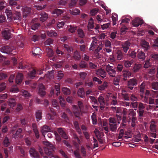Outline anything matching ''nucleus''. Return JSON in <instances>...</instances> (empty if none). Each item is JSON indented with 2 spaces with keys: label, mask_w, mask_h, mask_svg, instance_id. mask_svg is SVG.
I'll return each instance as SVG.
<instances>
[{
  "label": "nucleus",
  "mask_w": 158,
  "mask_h": 158,
  "mask_svg": "<svg viewBox=\"0 0 158 158\" xmlns=\"http://www.w3.org/2000/svg\"><path fill=\"white\" fill-rule=\"evenodd\" d=\"M5 13L7 16L8 19L10 21L15 19L20 20L21 19V15L20 13L18 11H16L13 16L11 11L10 10L6 9Z\"/></svg>",
  "instance_id": "1"
},
{
  "label": "nucleus",
  "mask_w": 158,
  "mask_h": 158,
  "mask_svg": "<svg viewBox=\"0 0 158 158\" xmlns=\"http://www.w3.org/2000/svg\"><path fill=\"white\" fill-rule=\"evenodd\" d=\"M43 143L47 146V148H44L45 153L47 155L50 156L51 157L53 156L52 155V151L55 149V147L50 143L47 141H43Z\"/></svg>",
  "instance_id": "2"
},
{
  "label": "nucleus",
  "mask_w": 158,
  "mask_h": 158,
  "mask_svg": "<svg viewBox=\"0 0 158 158\" xmlns=\"http://www.w3.org/2000/svg\"><path fill=\"white\" fill-rule=\"evenodd\" d=\"M44 70V69H33L32 70L28 73V77L31 78H33L35 77L36 74L41 75L43 73V71Z\"/></svg>",
  "instance_id": "3"
},
{
  "label": "nucleus",
  "mask_w": 158,
  "mask_h": 158,
  "mask_svg": "<svg viewBox=\"0 0 158 158\" xmlns=\"http://www.w3.org/2000/svg\"><path fill=\"white\" fill-rule=\"evenodd\" d=\"M15 49V48L13 46L10 47L9 46H6L2 47L0 50L1 52L2 53L10 54L13 50Z\"/></svg>",
  "instance_id": "4"
},
{
  "label": "nucleus",
  "mask_w": 158,
  "mask_h": 158,
  "mask_svg": "<svg viewBox=\"0 0 158 158\" xmlns=\"http://www.w3.org/2000/svg\"><path fill=\"white\" fill-rule=\"evenodd\" d=\"M106 70L108 73V74L111 77H114L116 74V71L113 68V67L109 64L107 65L106 67Z\"/></svg>",
  "instance_id": "5"
},
{
  "label": "nucleus",
  "mask_w": 158,
  "mask_h": 158,
  "mask_svg": "<svg viewBox=\"0 0 158 158\" xmlns=\"http://www.w3.org/2000/svg\"><path fill=\"white\" fill-rule=\"evenodd\" d=\"M143 23V20L139 18H136L132 21V24L134 27H138Z\"/></svg>",
  "instance_id": "6"
},
{
  "label": "nucleus",
  "mask_w": 158,
  "mask_h": 158,
  "mask_svg": "<svg viewBox=\"0 0 158 158\" xmlns=\"http://www.w3.org/2000/svg\"><path fill=\"white\" fill-rule=\"evenodd\" d=\"M106 99L107 101L110 100H112L111 104L113 105H115L117 103V102L115 100V97L112 95V94L110 93L107 94L106 96Z\"/></svg>",
  "instance_id": "7"
},
{
  "label": "nucleus",
  "mask_w": 158,
  "mask_h": 158,
  "mask_svg": "<svg viewBox=\"0 0 158 158\" xmlns=\"http://www.w3.org/2000/svg\"><path fill=\"white\" fill-rule=\"evenodd\" d=\"M45 89V86L43 84H39L38 86V94L42 96H44L46 94Z\"/></svg>",
  "instance_id": "8"
},
{
  "label": "nucleus",
  "mask_w": 158,
  "mask_h": 158,
  "mask_svg": "<svg viewBox=\"0 0 158 158\" xmlns=\"http://www.w3.org/2000/svg\"><path fill=\"white\" fill-rule=\"evenodd\" d=\"M53 71H51L50 72H48V73L46 74L44 77H41L40 79H44L46 81H48V79H51L53 78Z\"/></svg>",
  "instance_id": "9"
},
{
  "label": "nucleus",
  "mask_w": 158,
  "mask_h": 158,
  "mask_svg": "<svg viewBox=\"0 0 158 158\" xmlns=\"http://www.w3.org/2000/svg\"><path fill=\"white\" fill-rule=\"evenodd\" d=\"M29 152L31 156L35 158L39 157L38 153L34 148H31L29 151Z\"/></svg>",
  "instance_id": "10"
},
{
  "label": "nucleus",
  "mask_w": 158,
  "mask_h": 158,
  "mask_svg": "<svg viewBox=\"0 0 158 158\" xmlns=\"http://www.w3.org/2000/svg\"><path fill=\"white\" fill-rule=\"evenodd\" d=\"M97 75L100 76L103 78L106 77V73L105 70L102 69H100L96 70Z\"/></svg>",
  "instance_id": "11"
},
{
  "label": "nucleus",
  "mask_w": 158,
  "mask_h": 158,
  "mask_svg": "<svg viewBox=\"0 0 158 158\" xmlns=\"http://www.w3.org/2000/svg\"><path fill=\"white\" fill-rule=\"evenodd\" d=\"M136 84L137 81L135 79H131L128 82V87L131 89H132L133 88V86Z\"/></svg>",
  "instance_id": "12"
},
{
  "label": "nucleus",
  "mask_w": 158,
  "mask_h": 158,
  "mask_svg": "<svg viewBox=\"0 0 158 158\" xmlns=\"http://www.w3.org/2000/svg\"><path fill=\"white\" fill-rule=\"evenodd\" d=\"M23 79V75L21 73H19L17 74L15 79L16 83L19 84L20 83Z\"/></svg>",
  "instance_id": "13"
},
{
  "label": "nucleus",
  "mask_w": 158,
  "mask_h": 158,
  "mask_svg": "<svg viewBox=\"0 0 158 158\" xmlns=\"http://www.w3.org/2000/svg\"><path fill=\"white\" fill-rule=\"evenodd\" d=\"M130 44L127 41L123 43L122 44V47L123 48L124 52H127L129 49V47L130 46Z\"/></svg>",
  "instance_id": "14"
},
{
  "label": "nucleus",
  "mask_w": 158,
  "mask_h": 158,
  "mask_svg": "<svg viewBox=\"0 0 158 158\" xmlns=\"http://www.w3.org/2000/svg\"><path fill=\"white\" fill-rule=\"evenodd\" d=\"M3 37L6 39L8 40L11 37V34L9 30H4L2 32Z\"/></svg>",
  "instance_id": "15"
},
{
  "label": "nucleus",
  "mask_w": 158,
  "mask_h": 158,
  "mask_svg": "<svg viewBox=\"0 0 158 158\" xmlns=\"http://www.w3.org/2000/svg\"><path fill=\"white\" fill-rule=\"evenodd\" d=\"M31 8L27 6H24L23 8V16L26 17L31 12Z\"/></svg>",
  "instance_id": "16"
},
{
  "label": "nucleus",
  "mask_w": 158,
  "mask_h": 158,
  "mask_svg": "<svg viewBox=\"0 0 158 158\" xmlns=\"http://www.w3.org/2000/svg\"><path fill=\"white\" fill-rule=\"evenodd\" d=\"M92 38L94 40L92 42L90 45V47L89 48V50L90 51L93 50L96 47L97 45L96 44L97 40L96 39L95 37H92Z\"/></svg>",
  "instance_id": "17"
},
{
  "label": "nucleus",
  "mask_w": 158,
  "mask_h": 158,
  "mask_svg": "<svg viewBox=\"0 0 158 158\" xmlns=\"http://www.w3.org/2000/svg\"><path fill=\"white\" fill-rule=\"evenodd\" d=\"M98 100L100 103V108L101 110H103L104 108V106L105 103L104 100V98L102 96H100L98 98Z\"/></svg>",
  "instance_id": "18"
},
{
  "label": "nucleus",
  "mask_w": 158,
  "mask_h": 158,
  "mask_svg": "<svg viewBox=\"0 0 158 158\" xmlns=\"http://www.w3.org/2000/svg\"><path fill=\"white\" fill-rule=\"evenodd\" d=\"M141 44L142 48L145 51H147L149 47V43L144 40H143L141 42Z\"/></svg>",
  "instance_id": "19"
},
{
  "label": "nucleus",
  "mask_w": 158,
  "mask_h": 158,
  "mask_svg": "<svg viewBox=\"0 0 158 158\" xmlns=\"http://www.w3.org/2000/svg\"><path fill=\"white\" fill-rule=\"evenodd\" d=\"M48 18V15L45 12H42L40 14V20L42 22L46 20Z\"/></svg>",
  "instance_id": "20"
},
{
  "label": "nucleus",
  "mask_w": 158,
  "mask_h": 158,
  "mask_svg": "<svg viewBox=\"0 0 158 158\" xmlns=\"http://www.w3.org/2000/svg\"><path fill=\"white\" fill-rule=\"evenodd\" d=\"M73 111L76 117H78L80 115V111L77 107L76 106H73Z\"/></svg>",
  "instance_id": "21"
},
{
  "label": "nucleus",
  "mask_w": 158,
  "mask_h": 158,
  "mask_svg": "<svg viewBox=\"0 0 158 158\" xmlns=\"http://www.w3.org/2000/svg\"><path fill=\"white\" fill-rule=\"evenodd\" d=\"M8 104L10 108H13L16 105L15 100L13 98H10L8 100Z\"/></svg>",
  "instance_id": "22"
},
{
  "label": "nucleus",
  "mask_w": 158,
  "mask_h": 158,
  "mask_svg": "<svg viewBox=\"0 0 158 158\" xmlns=\"http://www.w3.org/2000/svg\"><path fill=\"white\" fill-rule=\"evenodd\" d=\"M47 34L48 36L50 37H56L57 35V33L52 30L47 31Z\"/></svg>",
  "instance_id": "23"
},
{
  "label": "nucleus",
  "mask_w": 158,
  "mask_h": 158,
  "mask_svg": "<svg viewBox=\"0 0 158 158\" xmlns=\"http://www.w3.org/2000/svg\"><path fill=\"white\" fill-rule=\"evenodd\" d=\"M50 128L47 126H44L41 130V132L44 136L45 137V133L48 132L50 131Z\"/></svg>",
  "instance_id": "24"
},
{
  "label": "nucleus",
  "mask_w": 158,
  "mask_h": 158,
  "mask_svg": "<svg viewBox=\"0 0 158 158\" xmlns=\"http://www.w3.org/2000/svg\"><path fill=\"white\" fill-rule=\"evenodd\" d=\"M41 51L39 48H34L32 51L33 55L35 56L37 55H40V53Z\"/></svg>",
  "instance_id": "25"
},
{
  "label": "nucleus",
  "mask_w": 158,
  "mask_h": 158,
  "mask_svg": "<svg viewBox=\"0 0 158 158\" xmlns=\"http://www.w3.org/2000/svg\"><path fill=\"white\" fill-rule=\"evenodd\" d=\"M134 62L133 60L130 61L128 60H124V64L125 67L128 68L130 67L132 64Z\"/></svg>",
  "instance_id": "26"
},
{
  "label": "nucleus",
  "mask_w": 158,
  "mask_h": 158,
  "mask_svg": "<svg viewBox=\"0 0 158 158\" xmlns=\"http://www.w3.org/2000/svg\"><path fill=\"white\" fill-rule=\"evenodd\" d=\"M73 137L74 139H75V141L77 142L78 143H77L76 142H74V144L75 147L77 148V149H79V144L80 143V140L77 137V136L76 134H73Z\"/></svg>",
  "instance_id": "27"
},
{
  "label": "nucleus",
  "mask_w": 158,
  "mask_h": 158,
  "mask_svg": "<svg viewBox=\"0 0 158 158\" xmlns=\"http://www.w3.org/2000/svg\"><path fill=\"white\" fill-rule=\"evenodd\" d=\"M58 133L62 137L65 139H67V135L62 129L60 128H58Z\"/></svg>",
  "instance_id": "28"
},
{
  "label": "nucleus",
  "mask_w": 158,
  "mask_h": 158,
  "mask_svg": "<svg viewBox=\"0 0 158 158\" xmlns=\"http://www.w3.org/2000/svg\"><path fill=\"white\" fill-rule=\"evenodd\" d=\"M32 126L33 130L35 134V135L37 138H38L39 137V135L35 124L34 123H33L32 124Z\"/></svg>",
  "instance_id": "29"
},
{
  "label": "nucleus",
  "mask_w": 158,
  "mask_h": 158,
  "mask_svg": "<svg viewBox=\"0 0 158 158\" xmlns=\"http://www.w3.org/2000/svg\"><path fill=\"white\" fill-rule=\"evenodd\" d=\"M21 94L23 96L24 98H29L31 95L28 93L27 91L24 90H22L21 92Z\"/></svg>",
  "instance_id": "30"
},
{
  "label": "nucleus",
  "mask_w": 158,
  "mask_h": 158,
  "mask_svg": "<svg viewBox=\"0 0 158 158\" xmlns=\"http://www.w3.org/2000/svg\"><path fill=\"white\" fill-rule=\"evenodd\" d=\"M77 95L81 98H83L84 97L85 95V92L83 88H80L78 90Z\"/></svg>",
  "instance_id": "31"
},
{
  "label": "nucleus",
  "mask_w": 158,
  "mask_h": 158,
  "mask_svg": "<svg viewBox=\"0 0 158 158\" xmlns=\"http://www.w3.org/2000/svg\"><path fill=\"white\" fill-rule=\"evenodd\" d=\"M108 86V83L106 82H104L103 84L98 87V89L101 90H103L107 88Z\"/></svg>",
  "instance_id": "32"
},
{
  "label": "nucleus",
  "mask_w": 158,
  "mask_h": 158,
  "mask_svg": "<svg viewBox=\"0 0 158 158\" xmlns=\"http://www.w3.org/2000/svg\"><path fill=\"white\" fill-rule=\"evenodd\" d=\"M63 11L60 9H56L54 10L52 12L53 15L56 14V16H58L62 13Z\"/></svg>",
  "instance_id": "33"
},
{
  "label": "nucleus",
  "mask_w": 158,
  "mask_h": 158,
  "mask_svg": "<svg viewBox=\"0 0 158 158\" xmlns=\"http://www.w3.org/2000/svg\"><path fill=\"white\" fill-rule=\"evenodd\" d=\"M60 104L62 107H64L65 105V101L64 98L60 96L59 98Z\"/></svg>",
  "instance_id": "34"
},
{
  "label": "nucleus",
  "mask_w": 158,
  "mask_h": 158,
  "mask_svg": "<svg viewBox=\"0 0 158 158\" xmlns=\"http://www.w3.org/2000/svg\"><path fill=\"white\" fill-rule=\"evenodd\" d=\"M94 22L93 19L92 18L90 19L89 20L88 25V29L93 28L94 27Z\"/></svg>",
  "instance_id": "35"
},
{
  "label": "nucleus",
  "mask_w": 158,
  "mask_h": 158,
  "mask_svg": "<svg viewBox=\"0 0 158 158\" xmlns=\"http://www.w3.org/2000/svg\"><path fill=\"white\" fill-rule=\"evenodd\" d=\"M131 74V72L127 70H124L123 72V76L124 78H129Z\"/></svg>",
  "instance_id": "36"
},
{
  "label": "nucleus",
  "mask_w": 158,
  "mask_h": 158,
  "mask_svg": "<svg viewBox=\"0 0 158 158\" xmlns=\"http://www.w3.org/2000/svg\"><path fill=\"white\" fill-rule=\"evenodd\" d=\"M150 130L153 132H155L156 131L155 128V122L152 121L150 127Z\"/></svg>",
  "instance_id": "37"
},
{
  "label": "nucleus",
  "mask_w": 158,
  "mask_h": 158,
  "mask_svg": "<svg viewBox=\"0 0 158 158\" xmlns=\"http://www.w3.org/2000/svg\"><path fill=\"white\" fill-rule=\"evenodd\" d=\"M10 143V141L9 139L7 137H6L3 140V145L6 147H7L9 145Z\"/></svg>",
  "instance_id": "38"
},
{
  "label": "nucleus",
  "mask_w": 158,
  "mask_h": 158,
  "mask_svg": "<svg viewBox=\"0 0 158 158\" xmlns=\"http://www.w3.org/2000/svg\"><path fill=\"white\" fill-rule=\"evenodd\" d=\"M140 140V135L139 133L137 135H135L133 139V141L135 142H138Z\"/></svg>",
  "instance_id": "39"
},
{
  "label": "nucleus",
  "mask_w": 158,
  "mask_h": 158,
  "mask_svg": "<svg viewBox=\"0 0 158 158\" xmlns=\"http://www.w3.org/2000/svg\"><path fill=\"white\" fill-rule=\"evenodd\" d=\"M144 86L145 84L143 82L140 85V92L141 93H142V94H141L140 96L142 98L143 97V93L144 92Z\"/></svg>",
  "instance_id": "40"
},
{
  "label": "nucleus",
  "mask_w": 158,
  "mask_h": 158,
  "mask_svg": "<svg viewBox=\"0 0 158 158\" xmlns=\"http://www.w3.org/2000/svg\"><path fill=\"white\" fill-rule=\"evenodd\" d=\"M117 17L118 15L116 14H113L112 16V19L113 21V25H116V24Z\"/></svg>",
  "instance_id": "41"
},
{
  "label": "nucleus",
  "mask_w": 158,
  "mask_h": 158,
  "mask_svg": "<svg viewBox=\"0 0 158 158\" xmlns=\"http://www.w3.org/2000/svg\"><path fill=\"white\" fill-rule=\"evenodd\" d=\"M42 113L41 111H38L36 113V118L37 121H39L41 119Z\"/></svg>",
  "instance_id": "42"
},
{
  "label": "nucleus",
  "mask_w": 158,
  "mask_h": 158,
  "mask_svg": "<svg viewBox=\"0 0 158 158\" xmlns=\"http://www.w3.org/2000/svg\"><path fill=\"white\" fill-rule=\"evenodd\" d=\"M70 12L73 15H79L80 13V10L77 9H74L73 11L70 10Z\"/></svg>",
  "instance_id": "43"
},
{
  "label": "nucleus",
  "mask_w": 158,
  "mask_h": 158,
  "mask_svg": "<svg viewBox=\"0 0 158 158\" xmlns=\"http://www.w3.org/2000/svg\"><path fill=\"white\" fill-rule=\"evenodd\" d=\"M19 91V89L15 86H13L10 89V91L12 93H16Z\"/></svg>",
  "instance_id": "44"
},
{
  "label": "nucleus",
  "mask_w": 158,
  "mask_h": 158,
  "mask_svg": "<svg viewBox=\"0 0 158 158\" xmlns=\"http://www.w3.org/2000/svg\"><path fill=\"white\" fill-rule=\"evenodd\" d=\"M77 33L79 36L81 38H83L85 36L83 31L81 29H78L77 30Z\"/></svg>",
  "instance_id": "45"
},
{
  "label": "nucleus",
  "mask_w": 158,
  "mask_h": 158,
  "mask_svg": "<svg viewBox=\"0 0 158 158\" xmlns=\"http://www.w3.org/2000/svg\"><path fill=\"white\" fill-rule=\"evenodd\" d=\"M117 58L118 60H121L123 58L122 52L119 50L117 51Z\"/></svg>",
  "instance_id": "46"
},
{
  "label": "nucleus",
  "mask_w": 158,
  "mask_h": 158,
  "mask_svg": "<svg viewBox=\"0 0 158 158\" xmlns=\"http://www.w3.org/2000/svg\"><path fill=\"white\" fill-rule=\"evenodd\" d=\"M62 91L63 93L65 94H69L70 93V91L69 89L64 87L62 88Z\"/></svg>",
  "instance_id": "47"
},
{
  "label": "nucleus",
  "mask_w": 158,
  "mask_h": 158,
  "mask_svg": "<svg viewBox=\"0 0 158 158\" xmlns=\"http://www.w3.org/2000/svg\"><path fill=\"white\" fill-rule=\"evenodd\" d=\"M141 67V65L140 64H135L133 68V71L134 72L138 71Z\"/></svg>",
  "instance_id": "48"
},
{
  "label": "nucleus",
  "mask_w": 158,
  "mask_h": 158,
  "mask_svg": "<svg viewBox=\"0 0 158 158\" xmlns=\"http://www.w3.org/2000/svg\"><path fill=\"white\" fill-rule=\"evenodd\" d=\"M138 57L139 58L142 59L143 60L145 59V56L144 53L141 52L139 53Z\"/></svg>",
  "instance_id": "49"
},
{
  "label": "nucleus",
  "mask_w": 158,
  "mask_h": 158,
  "mask_svg": "<svg viewBox=\"0 0 158 158\" xmlns=\"http://www.w3.org/2000/svg\"><path fill=\"white\" fill-rule=\"evenodd\" d=\"M55 87L56 91V95H58L60 93V85L58 83H56Z\"/></svg>",
  "instance_id": "50"
},
{
  "label": "nucleus",
  "mask_w": 158,
  "mask_h": 158,
  "mask_svg": "<svg viewBox=\"0 0 158 158\" xmlns=\"http://www.w3.org/2000/svg\"><path fill=\"white\" fill-rule=\"evenodd\" d=\"M74 124L76 128V129L77 132L79 133V134H81V129L79 127L78 124L77 122L76 121L74 122Z\"/></svg>",
  "instance_id": "51"
},
{
  "label": "nucleus",
  "mask_w": 158,
  "mask_h": 158,
  "mask_svg": "<svg viewBox=\"0 0 158 158\" xmlns=\"http://www.w3.org/2000/svg\"><path fill=\"white\" fill-rule=\"evenodd\" d=\"M6 87V84L5 83H2L0 85V93L4 90Z\"/></svg>",
  "instance_id": "52"
},
{
  "label": "nucleus",
  "mask_w": 158,
  "mask_h": 158,
  "mask_svg": "<svg viewBox=\"0 0 158 158\" xmlns=\"http://www.w3.org/2000/svg\"><path fill=\"white\" fill-rule=\"evenodd\" d=\"M46 52L48 55L49 57L52 56L53 54V53L52 50L50 48H48L46 50Z\"/></svg>",
  "instance_id": "53"
},
{
  "label": "nucleus",
  "mask_w": 158,
  "mask_h": 158,
  "mask_svg": "<svg viewBox=\"0 0 158 158\" xmlns=\"http://www.w3.org/2000/svg\"><path fill=\"white\" fill-rule=\"evenodd\" d=\"M110 128L111 131H115L117 129V126L116 124H110Z\"/></svg>",
  "instance_id": "54"
},
{
  "label": "nucleus",
  "mask_w": 158,
  "mask_h": 158,
  "mask_svg": "<svg viewBox=\"0 0 158 158\" xmlns=\"http://www.w3.org/2000/svg\"><path fill=\"white\" fill-rule=\"evenodd\" d=\"M76 29V27L71 25H70L68 27V29L69 31L72 33L75 31Z\"/></svg>",
  "instance_id": "55"
},
{
  "label": "nucleus",
  "mask_w": 158,
  "mask_h": 158,
  "mask_svg": "<svg viewBox=\"0 0 158 158\" xmlns=\"http://www.w3.org/2000/svg\"><path fill=\"white\" fill-rule=\"evenodd\" d=\"M91 118L93 122V123L94 124H96L97 123V119L96 115L94 113H93L92 116Z\"/></svg>",
  "instance_id": "56"
},
{
  "label": "nucleus",
  "mask_w": 158,
  "mask_h": 158,
  "mask_svg": "<svg viewBox=\"0 0 158 158\" xmlns=\"http://www.w3.org/2000/svg\"><path fill=\"white\" fill-rule=\"evenodd\" d=\"M150 94L149 91L148 90H146L144 97V102H148V96Z\"/></svg>",
  "instance_id": "57"
},
{
  "label": "nucleus",
  "mask_w": 158,
  "mask_h": 158,
  "mask_svg": "<svg viewBox=\"0 0 158 158\" xmlns=\"http://www.w3.org/2000/svg\"><path fill=\"white\" fill-rule=\"evenodd\" d=\"M53 42V40L51 39H48L44 43L45 45H50Z\"/></svg>",
  "instance_id": "58"
},
{
  "label": "nucleus",
  "mask_w": 158,
  "mask_h": 158,
  "mask_svg": "<svg viewBox=\"0 0 158 158\" xmlns=\"http://www.w3.org/2000/svg\"><path fill=\"white\" fill-rule=\"evenodd\" d=\"M73 57L77 60H78L80 58V55L77 52H76L74 53Z\"/></svg>",
  "instance_id": "59"
},
{
  "label": "nucleus",
  "mask_w": 158,
  "mask_h": 158,
  "mask_svg": "<svg viewBox=\"0 0 158 158\" xmlns=\"http://www.w3.org/2000/svg\"><path fill=\"white\" fill-rule=\"evenodd\" d=\"M103 136V134H102V135H101L99 137L97 138L99 141L101 143H102L104 142V139Z\"/></svg>",
  "instance_id": "60"
},
{
  "label": "nucleus",
  "mask_w": 158,
  "mask_h": 158,
  "mask_svg": "<svg viewBox=\"0 0 158 158\" xmlns=\"http://www.w3.org/2000/svg\"><path fill=\"white\" fill-rule=\"evenodd\" d=\"M129 115L130 117H132L134 116L135 115V112L134 111L133 109H130L129 110Z\"/></svg>",
  "instance_id": "61"
},
{
  "label": "nucleus",
  "mask_w": 158,
  "mask_h": 158,
  "mask_svg": "<svg viewBox=\"0 0 158 158\" xmlns=\"http://www.w3.org/2000/svg\"><path fill=\"white\" fill-rule=\"evenodd\" d=\"M152 89L155 90H157L158 89V83L157 82L153 83L152 85Z\"/></svg>",
  "instance_id": "62"
},
{
  "label": "nucleus",
  "mask_w": 158,
  "mask_h": 158,
  "mask_svg": "<svg viewBox=\"0 0 158 158\" xmlns=\"http://www.w3.org/2000/svg\"><path fill=\"white\" fill-rule=\"evenodd\" d=\"M98 9L95 8L91 11L90 14L92 15H94L98 12Z\"/></svg>",
  "instance_id": "63"
},
{
  "label": "nucleus",
  "mask_w": 158,
  "mask_h": 158,
  "mask_svg": "<svg viewBox=\"0 0 158 158\" xmlns=\"http://www.w3.org/2000/svg\"><path fill=\"white\" fill-rule=\"evenodd\" d=\"M110 25V23H108L103 25H102L101 26V28L102 30H104L106 29L107 28L109 27Z\"/></svg>",
  "instance_id": "64"
}]
</instances>
